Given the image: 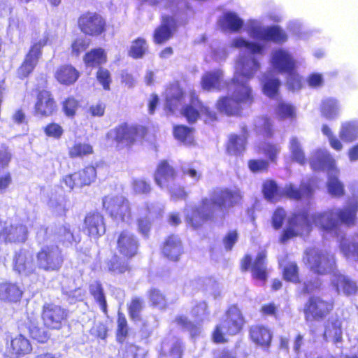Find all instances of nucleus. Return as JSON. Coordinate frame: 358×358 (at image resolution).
I'll use <instances>...</instances> for the list:
<instances>
[{
    "label": "nucleus",
    "mask_w": 358,
    "mask_h": 358,
    "mask_svg": "<svg viewBox=\"0 0 358 358\" xmlns=\"http://www.w3.org/2000/svg\"><path fill=\"white\" fill-rule=\"evenodd\" d=\"M231 45L240 49V55L236 63L235 73L231 85L227 84V87H242L244 90H251L246 87V83L260 67L259 60L263 55L264 46L261 43L250 42L241 37L234 39Z\"/></svg>",
    "instance_id": "obj_1"
},
{
    "label": "nucleus",
    "mask_w": 358,
    "mask_h": 358,
    "mask_svg": "<svg viewBox=\"0 0 358 358\" xmlns=\"http://www.w3.org/2000/svg\"><path fill=\"white\" fill-rule=\"evenodd\" d=\"M357 210L358 202L353 199L343 208H334L313 214L312 220L317 227L331 236L338 237L340 224L354 225Z\"/></svg>",
    "instance_id": "obj_2"
},
{
    "label": "nucleus",
    "mask_w": 358,
    "mask_h": 358,
    "mask_svg": "<svg viewBox=\"0 0 358 358\" xmlns=\"http://www.w3.org/2000/svg\"><path fill=\"white\" fill-rule=\"evenodd\" d=\"M310 164L315 171H327V190L331 196L338 197L344 194V185L338 179L339 170L336 167L335 160L327 150H317L312 157Z\"/></svg>",
    "instance_id": "obj_3"
},
{
    "label": "nucleus",
    "mask_w": 358,
    "mask_h": 358,
    "mask_svg": "<svg viewBox=\"0 0 358 358\" xmlns=\"http://www.w3.org/2000/svg\"><path fill=\"white\" fill-rule=\"evenodd\" d=\"M155 180L160 188L169 192L173 200H182L187 196L184 187L178 182L177 171L166 161H162L158 164Z\"/></svg>",
    "instance_id": "obj_4"
},
{
    "label": "nucleus",
    "mask_w": 358,
    "mask_h": 358,
    "mask_svg": "<svg viewBox=\"0 0 358 358\" xmlns=\"http://www.w3.org/2000/svg\"><path fill=\"white\" fill-rule=\"evenodd\" d=\"M245 320L241 311L236 306H231L226 311L220 323L215 327L213 339L215 343H224L226 334L236 335L243 328Z\"/></svg>",
    "instance_id": "obj_5"
},
{
    "label": "nucleus",
    "mask_w": 358,
    "mask_h": 358,
    "mask_svg": "<svg viewBox=\"0 0 358 358\" xmlns=\"http://www.w3.org/2000/svg\"><path fill=\"white\" fill-rule=\"evenodd\" d=\"M313 192L312 187L305 183H301L299 189L289 184L282 189L278 187L273 180H267L263 184L264 195L267 200L271 202H275L277 197L282 194L296 200L310 199L313 196Z\"/></svg>",
    "instance_id": "obj_6"
},
{
    "label": "nucleus",
    "mask_w": 358,
    "mask_h": 358,
    "mask_svg": "<svg viewBox=\"0 0 358 358\" xmlns=\"http://www.w3.org/2000/svg\"><path fill=\"white\" fill-rule=\"evenodd\" d=\"M303 261L311 271L318 275L335 273L334 257L325 250L308 248L305 251Z\"/></svg>",
    "instance_id": "obj_7"
},
{
    "label": "nucleus",
    "mask_w": 358,
    "mask_h": 358,
    "mask_svg": "<svg viewBox=\"0 0 358 358\" xmlns=\"http://www.w3.org/2000/svg\"><path fill=\"white\" fill-rule=\"evenodd\" d=\"M271 63L278 71L287 73L288 90H300L302 87L301 78L294 71L295 61L287 51L282 49L273 51Z\"/></svg>",
    "instance_id": "obj_8"
},
{
    "label": "nucleus",
    "mask_w": 358,
    "mask_h": 358,
    "mask_svg": "<svg viewBox=\"0 0 358 358\" xmlns=\"http://www.w3.org/2000/svg\"><path fill=\"white\" fill-rule=\"evenodd\" d=\"M222 215L211 194L209 198H203L199 205L192 208L191 213H187V220L194 228H197L204 222Z\"/></svg>",
    "instance_id": "obj_9"
},
{
    "label": "nucleus",
    "mask_w": 358,
    "mask_h": 358,
    "mask_svg": "<svg viewBox=\"0 0 358 358\" xmlns=\"http://www.w3.org/2000/svg\"><path fill=\"white\" fill-rule=\"evenodd\" d=\"M36 257V266L46 272L58 271L64 260L62 250L55 244L43 245Z\"/></svg>",
    "instance_id": "obj_10"
},
{
    "label": "nucleus",
    "mask_w": 358,
    "mask_h": 358,
    "mask_svg": "<svg viewBox=\"0 0 358 358\" xmlns=\"http://www.w3.org/2000/svg\"><path fill=\"white\" fill-rule=\"evenodd\" d=\"M249 36L261 42L273 41L283 43L287 41V35L278 26L263 27L257 20H250L247 25Z\"/></svg>",
    "instance_id": "obj_11"
},
{
    "label": "nucleus",
    "mask_w": 358,
    "mask_h": 358,
    "mask_svg": "<svg viewBox=\"0 0 358 358\" xmlns=\"http://www.w3.org/2000/svg\"><path fill=\"white\" fill-rule=\"evenodd\" d=\"M251 91H234L231 97H223L217 103L218 110L227 115L239 114L243 106H250L252 102Z\"/></svg>",
    "instance_id": "obj_12"
},
{
    "label": "nucleus",
    "mask_w": 358,
    "mask_h": 358,
    "mask_svg": "<svg viewBox=\"0 0 358 358\" xmlns=\"http://www.w3.org/2000/svg\"><path fill=\"white\" fill-rule=\"evenodd\" d=\"M103 208L115 220L129 222L131 210L129 201L122 196H106L102 199Z\"/></svg>",
    "instance_id": "obj_13"
},
{
    "label": "nucleus",
    "mask_w": 358,
    "mask_h": 358,
    "mask_svg": "<svg viewBox=\"0 0 358 358\" xmlns=\"http://www.w3.org/2000/svg\"><path fill=\"white\" fill-rule=\"evenodd\" d=\"M311 229V224L306 212L294 214L289 220L288 226L283 230L280 241L285 243L293 237L307 235Z\"/></svg>",
    "instance_id": "obj_14"
},
{
    "label": "nucleus",
    "mask_w": 358,
    "mask_h": 358,
    "mask_svg": "<svg viewBox=\"0 0 358 358\" xmlns=\"http://www.w3.org/2000/svg\"><path fill=\"white\" fill-rule=\"evenodd\" d=\"M68 317V311L60 306L45 303L43 307L41 317L45 327L60 329Z\"/></svg>",
    "instance_id": "obj_15"
},
{
    "label": "nucleus",
    "mask_w": 358,
    "mask_h": 358,
    "mask_svg": "<svg viewBox=\"0 0 358 358\" xmlns=\"http://www.w3.org/2000/svg\"><path fill=\"white\" fill-rule=\"evenodd\" d=\"M332 303L318 296H311L304 307L305 319L306 321H320L332 310Z\"/></svg>",
    "instance_id": "obj_16"
},
{
    "label": "nucleus",
    "mask_w": 358,
    "mask_h": 358,
    "mask_svg": "<svg viewBox=\"0 0 358 358\" xmlns=\"http://www.w3.org/2000/svg\"><path fill=\"white\" fill-rule=\"evenodd\" d=\"M188 99L189 100V103L182 108V114L189 123L195 122L200 114L206 115L211 120L216 118L215 112L211 111L208 107L204 106L199 101L194 91L189 92Z\"/></svg>",
    "instance_id": "obj_17"
},
{
    "label": "nucleus",
    "mask_w": 358,
    "mask_h": 358,
    "mask_svg": "<svg viewBox=\"0 0 358 358\" xmlns=\"http://www.w3.org/2000/svg\"><path fill=\"white\" fill-rule=\"evenodd\" d=\"M28 236V229L20 222L8 223L5 221L0 234V241L5 243H22Z\"/></svg>",
    "instance_id": "obj_18"
},
{
    "label": "nucleus",
    "mask_w": 358,
    "mask_h": 358,
    "mask_svg": "<svg viewBox=\"0 0 358 358\" xmlns=\"http://www.w3.org/2000/svg\"><path fill=\"white\" fill-rule=\"evenodd\" d=\"M96 176L95 168L90 166L73 174L65 176L63 178V182L70 189H73L75 187L90 185L94 181Z\"/></svg>",
    "instance_id": "obj_19"
},
{
    "label": "nucleus",
    "mask_w": 358,
    "mask_h": 358,
    "mask_svg": "<svg viewBox=\"0 0 358 358\" xmlns=\"http://www.w3.org/2000/svg\"><path fill=\"white\" fill-rule=\"evenodd\" d=\"M212 194L222 214L224 210L238 204L242 199L241 193L238 189H217Z\"/></svg>",
    "instance_id": "obj_20"
},
{
    "label": "nucleus",
    "mask_w": 358,
    "mask_h": 358,
    "mask_svg": "<svg viewBox=\"0 0 358 358\" xmlns=\"http://www.w3.org/2000/svg\"><path fill=\"white\" fill-rule=\"evenodd\" d=\"M162 212V206L159 203L146 204L139 210L138 219V231L145 237L148 236L150 229V219L158 217Z\"/></svg>",
    "instance_id": "obj_21"
},
{
    "label": "nucleus",
    "mask_w": 358,
    "mask_h": 358,
    "mask_svg": "<svg viewBox=\"0 0 358 358\" xmlns=\"http://www.w3.org/2000/svg\"><path fill=\"white\" fill-rule=\"evenodd\" d=\"M83 32L89 35H99L104 31L105 22L96 13H87L81 16L78 20Z\"/></svg>",
    "instance_id": "obj_22"
},
{
    "label": "nucleus",
    "mask_w": 358,
    "mask_h": 358,
    "mask_svg": "<svg viewBox=\"0 0 358 358\" xmlns=\"http://www.w3.org/2000/svg\"><path fill=\"white\" fill-rule=\"evenodd\" d=\"M117 248L120 254L127 258L135 256L138 248V241L131 232L122 231L117 241Z\"/></svg>",
    "instance_id": "obj_23"
},
{
    "label": "nucleus",
    "mask_w": 358,
    "mask_h": 358,
    "mask_svg": "<svg viewBox=\"0 0 358 358\" xmlns=\"http://www.w3.org/2000/svg\"><path fill=\"white\" fill-rule=\"evenodd\" d=\"M136 128L128 125H120L108 133V137L113 138L120 147L131 145L136 141Z\"/></svg>",
    "instance_id": "obj_24"
},
{
    "label": "nucleus",
    "mask_w": 358,
    "mask_h": 358,
    "mask_svg": "<svg viewBox=\"0 0 358 358\" xmlns=\"http://www.w3.org/2000/svg\"><path fill=\"white\" fill-rule=\"evenodd\" d=\"M31 351L32 346L29 340L22 334L12 338L6 349L8 358H20L29 354Z\"/></svg>",
    "instance_id": "obj_25"
},
{
    "label": "nucleus",
    "mask_w": 358,
    "mask_h": 358,
    "mask_svg": "<svg viewBox=\"0 0 358 358\" xmlns=\"http://www.w3.org/2000/svg\"><path fill=\"white\" fill-rule=\"evenodd\" d=\"M84 230L89 236L98 238L106 232L103 216L99 212L87 214L84 220Z\"/></svg>",
    "instance_id": "obj_26"
},
{
    "label": "nucleus",
    "mask_w": 358,
    "mask_h": 358,
    "mask_svg": "<svg viewBox=\"0 0 358 358\" xmlns=\"http://www.w3.org/2000/svg\"><path fill=\"white\" fill-rule=\"evenodd\" d=\"M45 43V41H40L31 46L24 62L17 70V75L20 78H25L32 72L41 55V49Z\"/></svg>",
    "instance_id": "obj_27"
},
{
    "label": "nucleus",
    "mask_w": 358,
    "mask_h": 358,
    "mask_svg": "<svg viewBox=\"0 0 358 358\" xmlns=\"http://www.w3.org/2000/svg\"><path fill=\"white\" fill-rule=\"evenodd\" d=\"M36 264L34 262L31 252L22 249L15 253L14 258V268L19 273L29 275L36 270Z\"/></svg>",
    "instance_id": "obj_28"
},
{
    "label": "nucleus",
    "mask_w": 358,
    "mask_h": 358,
    "mask_svg": "<svg viewBox=\"0 0 358 358\" xmlns=\"http://www.w3.org/2000/svg\"><path fill=\"white\" fill-rule=\"evenodd\" d=\"M56 103L50 91H39L35 104V113L41 117H48L56 110Z\"/></svg>",
    "instance_id": "obj_29"
},
{
    "label": "nucleus",
    "mask_w": 358,
    "mask_h": 358,
    "mask_svg": "<svg viewBox=\"0 0 358 358\" xmlns=\"http://www.w3.org/2000/svg\"><path fill=\"white\" fill-rule=\"evenodd\" d=\"M176 21L173 17L164 16L161 25L154 32V41L162 44L169 40L176 29Z\"/></svg>",
    "instance_id": "obj_30"
},
{
    "label": "nucleus",
    "mask_w": 358,
    "mask_h": 358,
    "mask_svg": "<svg viewBox=\"0 0 358 358\" xmlns=\"http://www.w3.org/2000/svg\"><path fill=\"white\" fill-rule=\"evenodd\" d=\"M342 321L337 316L330 317L324 324V338L338 343L342 341Z\"/></svg>",
    "instance_id": "obj_31"
},
{
    "label": "nucleus",
    "mask_w": 358,
    "mask_h": 358,
    "mask_svg": "<svg viewBox=\"0 0 358 358\" xmlns=\"http://www.w3.org/2000/svg\"><path fill=\"white\" fill-rule=\"evenodd\" d=\"M162 252L170 260L178 261L183 252V247L180 238L176 235L169 236L164 241Z\"/></svg>",
    "instance_id": "obj_32"
},
{
    "label": "nucleus",
    "mask_w": 358,
    "mask_h": 358,
    "mask_svg": "<svg viewBox=\"0 0 358 358\" xmlns=\"http://www.w3.org/2000/svg\"><path fill=\"white\" fill-rule=\"evenodd\" d=\"M182 352V343L178 338L169 336L162 343V357L165 358H181Z\"/></svg>",
    "instance_id": "obj_33"
},
{
    "label": "nucleus",
    "mask_w": 358,
    "mask_h": 358,
    "mask_svg": "<svg viewBox=\"0 0 358 358\" xmlns=\"http://www.w3.org/2000/svg\"><path fill=\"white\" fill-rule=\"evenodd\" d=\"M331 281L338 293L342 292L345 295H351L357 290V286L354 281L340 273H334Z\"/></svg>",
    "instance_id": "obj_34"
},
{
    "label": "nucleus",
    "mask_w": 358,
    "mask_h": 358,
    "mask_svg": "<svg viewBox=\"0 0 358 358\" xmlns=\"http://www.w3.org/2000/svg\"><path fill=\"white\" fill-rule=\"evenodd\" d=\"M264 94L270 99L278 101L276 113L282 118H293L295 116V108L290 103L282 100H278L279 91H263Z\"/></svg>",
    "instance_id": "obj_35"
},
{
    "label": "nucleus",
    "mask_w": 358,
    "mask_h": 358,
    "mask_svg": "<svg viewBox=\"0 0 358 358\" xmlns=\"http://www.w3.org/2000/svg\"><path fill=\"white\" fill-rule=\"evenodd\" d=\"M247 138L248 131L246 127L242 128V134L241 136L231 134L227 144V152L230 155H241L245 150Z\"/></svg>",
    "instance_id": "obj_36"
},
{
    "label": "nucleus",
    "mask_w": 358,
    "mask_h": 358,
    "mask_svg": "<svg viewBox=\"0 0 358 358\" xmlns=\"http://www.w3.org/2000/svg\"><path fill=\"white\" fill-rule=\"evenodd\" d=\"M201 83L203 90H220L224 87L222 72L217 70L205 73L201 77Z\"/></svg>",
    "instance_id": "obj_37"
},
{
    "label": "nucleus",
    "mask_w": 358,
    "mask_h": 358,
    "mask_svg": "<svg viewBox=\"0 0 358 358\" xmlns=\"http://www.w3.org/2000/svg\"><path fill=\"white\" fill-rule=\"evenodd\" d=\"M250 335L257 344L268 348L271 341L270 330L263 326H253L250 328Z\"/></svg>",
    "instance_id": "obj_38"
},
{
    "label": "nucleus",
    "mask_w": 358,
    "mask_h": 358,
    "mask_svg": "<svg viewBox=\"0 0 358 358\" xmlns=\"http://www.w3.org/2000/svg\"><path fill=\"white\" fill-rule=\"evenodd\" d=\"M55 76L60 83L69 85L77 80L79 77V73L72 66L64 65L57 69Z\"/></svg>",
    "instance_id": "obj_39"
},
{
    "label": "nucleus",
    "mask_w": 358,
    "mask_h": 358,
    "mask_svg": "<svg viewBox=\"0 0 358 358\" xmlns=\"http://www.w3.org/2000/svg\"><path fill=\"white\" fill-rule=\"evenodd\" d=\"M266 257L264 252H259L251 267L252 277L263 282L267 278Z\"/></svg>",
    "instance_id": "obj_40"
},
{
    "label": "nucleus",
    "mask_w": 358,
    "mask_h": 358,
    "mask_svg": "<svg viewBox=\"0 0 358 358\" xmlns=\"http://www.w3.org/2000/svg\"><path fill=\"white\" fill-rule=\"evenodd\" d=\"M22 291L15 284L3 283L0 285V300L15 302L20 300Z\"/></svg>",
    "instance_id": "obj_41"
},
{
    "label": "nucleus",
    "mask_w": 358,
    "mask_h": 358,
    "mask_svg": "<svg viewBox=\"0 0 358 358\" xmlns=\"http://www.w3.org/2000/svg\"><path fill=\"white\" fill-rule=\"evenodd\" d=\"M220 24L224 30L237 31L242 28L243 21L235 13L227 12L220 20Z\"/></svg>",
    "instance_id": "obj_42"
},
{
    "label": "nucleus",
    "mask_w": 358,
    "mask_h": 358,
    "mask_svg": "<svg viewBox=\"0 0 358 358\" xmlns=\"http://www.w3.org/2000/svg\"><path fill=\"white\" fill-rule=\"evenodd\" d=\"M340 112L338 101L333 98H327L322 100L321 113L323 117L328 120H334L338 117Z\"/></svg>",
    "instance_id": "obj_43"
},
{
    "label": "nucleus",
    "mask_w": 358,
    "mask_h": 358,
    "mask_svg": "<svg viewBox=\"0 0 358 358\" xmlns=\"http://www.w3.org/2000/svg\"><path fill=\"white\" fill-rule=\"evenodd\" d=\"M106 266L108 271L114 275L124 273L130 269L128 260L116 255L106 262Z\"/></svg>",
    "instance_id": "obj_44"
},
{
    "label": "nucleus",
    "mask_w": 358,
    "mask_h": 358,
    "mask_svg": "<svg viewBox=\"0 0 358 358\" xmlns=\"http://www.w3.org/2000/svg\"><path fill=\"white\" fill-rule=\"evenodd\" d=\"M341 139L345 142H352L358 138V122L349 121L341 124L339 132Z\"/></svg>",
    "instance_id": "obj_45"
},
{
    "label": "nucleus",
    "mask_w": 358,
    "mask_h": 358,
    "mask_svg": "<svg viewBox=\"0 0 358 358\" xmlns=\"http://www.w3.org/2000/svg\"><path fill=\"white\" fill-rule=\"evenodd\" d=\"M289 150L291 153V158L294 162L303 165L306 162L305 152L301 143L296 136H292L289 140Z\"/></svg>",
    "instance_id": "obj_46"
},
{
    "label": "nucleus",
    "mask_w": 358,
    "mask_h": 358,
    "mask_svg": "<svg viewBox=\"0 0 358 358\" xmlns=\"http://www.w3.org/2000/svg\"><path fill=\"white\" fill-rule=\"evenodd\" d=\"M107 57L103 49L94 48L85 54L84 61L88 66H96L106 62Z\"/></svg>",
    "instance_id": "obj_47"
},
{
    "label": "nucleus",
    "mask_w": 358,
    "mask_h": 358,
    "mask_svg": "<svg viewBox=\"0 0 358 358\" xmlns=\"http://www.w3.org/2000/svg\"><path fill=\"white\" fill-rule=\"evenodd\" d=\"M185 96L183 91H166L165 106L173 112L178 107L185 103Z\"/></svg>",
    "instance_id": "obj_48"
},
{
    "label": "nucleus",
    "mask_w": 358,
    "mask_h": 358,
    "mask_svg": "<svg viewBox=\"0 0 358 358\" xmlns=\"http://www.w3.org/2000/svg\"><path fill=\"white\" fill-rule=\"evenodd\" d=\"M175 322L182 330L189 332L192 337L196 336L200 333L199 327L192 323L186 316H177Z\"/></svg>",
    "instance_id": "obj_49"
},
{
    "label": "nucleus",
    "mask_w": 358,
    "mask_h": 358,
    "mask_svg": "<svg viewBox=\"0 0 358 358\" xmlns=\"http://www.w3.org/2000/svg\"><path fill=\"white\" fill-rule=\"evenodd\" d=\"M90 292L94 299L99 303L103 312H106V301L103 287L99 282L94 281L90 285Z\"/></svg>",
    "instance_id": "obj_50"
},
{
    "label": "nucleus",
    "mask_w": 358,
    "mask_h": 358,
    "mask_svg": "<svg viewBox=\"0 0 358 358\" xmlns=\"http://www.w3.org/2000/svg\"><path fill=\"white\" fill-rule=\"evenodd\" d=\"M271 123L266 117H258L254 121V129L257 134L269 137L272 135Z\"/></svg>",
    "instance_id": "obj_51"
},
{
    "label": "nucleus",
    "mask_w": 358,
    "mask_h": 358,
    "mask_svg": "<svg viewBox=\"0 0 358 358\" xmlns=\"http://www.w3.org/2000/svg\"><path fill=\"white\" fill-rule=\"evenodd\" d=\"M30 336L32 338L41 343H44L49 337L48 332L44 327H41L38 322H30L28 326Z\"/></svg>",
    "instance_id": "obj_52"
},
{
    "label": "nucleus",
    "mask_w": 358,
    "mask_h": 358,
    "mask_svg": "<svg viewBox=\"0 0 358 358\" xmlns=\"http://www.w3.org/2000/svg\"><path fill=\"white\" fill-rule=\"evenodd\" d=\"M92 152V147L90 144L77 143L69 148V155L71 158L83 157Z\"/></svg>",
    "instance_id": "obj_53"
},
{
    "label": "nucleus",
    "mask_w": 358,
    "mask_h": 358,
    "mask_svg": "<svg viewBox=\"0 0 358 358\" xmlns=\"http://www.w3.org/2000/svg\"><path fill=\"white\" fill-rule=\"evenodd\" d=\"M48 206L57 214H63L65 212V198L64 195L62 194L58 195L52 194L48 201Z\"/></svg>",
    "instance_id": "obj_54"
},
{
    "label": "nucleus",
    "mask_w": 358,
    "mask_h": 358,
    "mask_svg": "<svg viewBox=\"0 0 358 358\" xmlns=\"http://www.w3.org/2000/svg\"><path fill=\"white\" fill-rule=\"evenodd\" d=\"M122 351L123 358H145V356L144 349L130 343H126Z\"/></svg>",
    "instance_id": "obj_55"
},
{
    "label": "nucleus",
    "mask_w": 358,
    "mask_h": 358,
    "mask_svg": "<svg viewBox=\"0 0 358 358\" xmlns=\"http://www.w3.org/2000/svg\"><path fill=\"white\" fill-rule=\"evenodd\" d=\"M148 50V44L144 39L138 38L133 42L130 50L129 55L134 59L142 57Z\"/></svg>",
    "instance_id": "obj_56"
},
{
    "label": "nucleus",
    "mask_w": 358,
    "mask_h": 358,
    "mask_svg": "<svg viewBox=\"0 0 358 358\" xmlns=\"http://www.w3.org/2000/svg\"><path fill=\"white\" fill-rule=\"evenodd\" d=\"M283 277L287 281L294 283L299 282V268L295 262H289L284 266Z\"/></svg>",
    "instance_id": "obj_57"
},
{
    "label": "nucleus",
    "mask_w": 358,
    "mask_h": 358,
    "mask_svg": "<svg viewBox=\"0 0 358 358\" xmlns=\"http://www.w3.org/2000/svg\"><path fill=\"white\" fill-rule=\"evenodd\" d=\"M340 248L346 257L352 256L358 258V241H354L352 244L341 236Z\"/></svg>",
    "instance_id": "obj_58"
},
{
    "label": "nucleus",
    "mask_w": 358,
    "mask_h": 358,
    "mask_svg": "<svg viewBox=\"0 0 358 358\" xmlns=\"http://www.w3.org/2000/svg\"><path fill=\"white\" fill-rule=\"evenodd\" d=\"M63 293L69 303H75L84 299L86 292L83 288L78 287L74 289H64Z\"/></svg>",
    "instance_id": "obj_59"
},
{
    "label": "nucleus",
    "mask_w": 358,
    "mask_h": 358,
    "mask_svg": "<svg viewBox=\"0 0 358 358\" xmlns=\"http://www.w3.org/2000/svg\"><path fill=\"white\" fill-rule=\"evenodd\" d=\"M261 83L263 86L262 90H278L280 87V80L271 73L264 75Z\"/></svg>",
    "instance_id": "obj_60"
},
{
    "label": "nucleus",
    "mask_w": 358,
    "mask_h": 358,
    "mask_svg": "<svg viewBox=\"0 0 358 358\" xmlns=\"http://www.w3.org/2000/svg\"><path fill=\"white\" fill-rule=\"evenodd\" d=\"M150 301L152 305L160 309L165 308L166 306V300L164 295L157 289H152L149 292Z\"/></svg>",
    "instance_id": "obj_61"
},
{
    "label": "nucleus",
    "mask_w": 358,
    "mask_h": 358,
    "mask_svg": "<svg viewBox=\"0 0 358 358\" xmlns=\"http://www.w3.org/2000/svg\"><path fill=\"white\" fill-rule=\"evenodd\" d=\"M90 45V40L80 37L76 38L71 45V53L75 56H78L80 53L84 52Z\"/></svg>",
    "instance_id": "obj_62"
},
{
    "label": "nucleus",
    "mask_w": 358,
    "mask_h": 358,
    "mask_svg": "<svg viewBox=\"0 0 358 358\" xmlns=\"http://www.w3.org/2000/svg\"><path fill=\"white\" fill-rule=\"evenodd\" d=\"M173 134L176 139L184 142L189 143L191 141L192 135L191 130L189 127L185 126H178L174 128Z\"/></svg>",
    "instance_id": "obj_63"
},
{
    "label": "nucleus",
    "mask_w": 358,
    "mask_h": 358,
    "mask_svg": "<svg viewBox=\"0 0 358 358\" xmlns=\"http://www.w3.org/2000/svg\"><path fill=\"white\" fill-rule=\"evenodd\" d=\"M192 315L199 322L206 320L209 315L206 302L202 301L196 304L192 310Z\"/></svg>",
    "instance_id": "obj_64"
}]
</instances>
